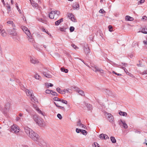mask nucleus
Here are the masks:
<instances>
[{
	"instance_id": "nucleus-1",
	"label": "nucleus",
	"mask_w": 147,
	"mask_h": 147,
	"mask_svg": "<svg viewBox=\"0 0 147 147\" xmlns=\"http://www.w3.org/2000/svg\"><path fill=\"white\" fill-rule=\"evenodd\" d=\"M24 129L25 132L29 137L34 141L38 142L39 136L38 134L28 127H25Z\"/></svg>"
},
{
	"instance_id": "nucleus-2",
	"label": "nucleus",
	"mask_w": 147,
	"mask_h": 147,
	"mask_svg": "<svg viewBox=\"0 0 147 147\" xmlns=\"http://www.w3.org/2000/svg\"><path fill=\"white\" fill-rule=\"evenodd\" d=\"M20 127L16 125L13 124L11 126L9 131L15 134H17L19 133L20 131Z\"/></svg>"
},
{
	"instance_id": "nucleus-3",
	"label": "nucleus",
	"mask_w": 147,
	"mask_h": 147,
	"mask_svg": "<svg viewBox=\"0 0 147 147\" xmlns=\"http://www.w3.org/2000/svg\"><path fill=\"white\" fill-rule=\"evenodd\" d=\"M26 92L27 96H30L31 99L32 101L34 102H37V100L36 97L33 95L29 90L26 89Z\"/></svg>"
},
{
	"instance_id": "nucleus-4",
	"label": "nucleus",
	"mask_w": 147,
	"mask_h": 147,
	"mask_svg": "<svg viewBox=\"0 0 147 147\" xmlns=\"http://www.w3.org/2000/svg\"><path fill=\"white\" fill-rule=\"evenodd\" d=\"M16 30V29L15 28H13L8 30L7 31V32L10 35L17 36Z\"/></svg>"
},
{
	"instance_id": "nucleus-5",
	"label": "nucleus",
	"mask_w": 147,
	"mask_h": 147,
	"mask_svg": "<svg viewBox=\"0 0 147 147\" xmlns=\"http://www.w3.org/2000/svg\"><path fill=\"white\" fill-rule=\"evenodd\" d=\"M10 103L8 102L6 103L4 109L3 110V111L4 114L6 113L9 111L10 107Z\"/></svg>"
},
{
	"instance_id": "nucleus-6",
	"label": "nucleus",
	"mask_w": 147,
	"mask_h": 147,
	"mask_svg": "<svg viewBox=\"0 0 147 147\" xmlns=\"http://www.w3.org/2000/svg\"><path fill=\"white\" fill-rule=\"evenodd\" d=\"M105 115L107 116L108 120L110 122H112L114 121V119L113 116L110 113H106Z\"/></svg>"
},
{
	"instance_id": "nucleus-7",
	"label": "nucleus",
	"mask_w": 147,
	"mask_h": 147,
	"mask_svg": "<svg viewBox=\"0 0 147 147\" xmlns=\"http://www.w3.org/2000/svg\"><path fill=\"white\" fill-rule=\"evenodd\" d=\"M92 67L93 68V69H91L95 72H98L100 73L103 74L104 73V71L103 70L98 68L96 66L94 65V67Z\"/></svg>"
},
{
	"instance_id": "nucleus-8",
	"label": "nucleus",
	"mask_w": 147,
	"mask_h": 147,
	"mask_svg": "<svg viewBox=\"0 0 147 147\" xmlns=\"http://www.w3.org/2000/svg\"><path fill=\"white\" fill-rule=\"evenodd\" d=\"M21 28L27 35H28L30 34L29 30H28L27 28L25 26H22L21 27Z\"/></svg>"
},
{
	"instance_id": "nucleus-9",
	"label": "nucleus",
	"mask_w": 147,
	"mask_h": 147,
	"mask_svg": "<svg viewBox=\"0 0 147 147\" xmlns=\"http://www.w3.org/2000/svg\"><path fill=\"white\" fill-rule=\"evenodd\" d=\"M119 123V125L120 126H122V125L121 124H123V127L125 128L126 129L127 128L128 126L127 124L125 123V122L124 121H123L121 120L119 121H118Z\"/></svg>"
},
{
	"instance_id": "nucleus-10",
	"label": "nucleus",
	"mask_w": 147,
	"mask_h": 147,
	"mask_svg": "<svg viewBox=\"0 0 147 147\" xmlns=\"http://www.w3.org/2000/svg\"><path fill=\"white\" fill-rule=\"evenodd\" d=\"M99 137L101 139H107L109 138L107 135L103 134H100L99 136Z\"/></svg>"
},
{
	"instance_id": "nucleus-11",
	"label": "nucleus",
	"mask_w": 147,
	"mask_h": 147,
	"mask_svg": "<svg viewBox=\"0 0 147 147\" xmlns=\"http://www.w3.org/2000/svg\"><path fill=\"white\" fill-rule=\"evenodd\" d=\"M28 37V41L33 43L34 42V39L33 38L32 36L31 35V34L29 35H27Z\"/></svg>"
},
{
	"instance_id": "nucleus-12",
	"label": "nucleus",
	"mask_w": 147,
	"mask_h": 147,
	"mask_svg": "<svg viewBox=\"0 0 147 147\" xmlns=\"http://www.w3.org/2000/svg\"><path fill=\"white\" fill-rule=\"evenodd\" d=\"M43 75L47 78H50L52 77V76L50 74L49 72L48 71L47 72L43 71Z\"/></svg>"
},
{
	"instance_id": "nucleus-13",
	"label": "nucleus",
	"mask_w": 147,
	"mask_h": 147,
	"mask_svg": "<svg viewBox=\"0 0 147 147\" xmlns=\"http://www.w3.org/2000/svg\"><path fill=\"white\" fill-rule=\"evenodd\" d=\"M72 7L74 9L78 10L79 8V5L77 3H73Z\"/></svg>"
},
{
	"instance_id": "nucleus-14",
	"label": "nucleus",
	"mask_w": 147,
	"mask_h": 147,
	"mask_svg": "<svg viewBox=\"0 0 147 147\" xmlns=\"http://www.w3.org/2000/svg\"><path fill=\"white\" fill-rule=\"evenodd\" d=\"M33 107L39 113H40L42 115L44 116V115L38 107L37 106L34 105H33Z\"/></svg>"
},
{
	"instance_id": "nucleus-15",
	"label": "nucleus",
	"mask_w": 147,
	"mask_h": 147,
	"mask_svg": "<svg viewBox=\"0 0 147 147\" xmlns=\"http://www.w3.org/2000/svg\"><path fill=\"white\" fill-rule=\"evenodd\" d=\"M30 60L31 62L33 64L37 63L38 62V60L35 59V58L30 57Z\"/></svg>"
},
{
	"instance_id": "nucleus-16",
	"label": "nucleus",
	"mask_w": 147,
	"mask_h": 147,
	"mask_svg": "<svg viewBox=\"0 0 147 147\" xmlns=\"http://www.w3.org/2000/svg\"><path fill=\"white\" fill-rule=\"evenodd\" d=\"M77 125L83 129H85L86 127V126L85 125L81 123L80 121H78L77 123Z\"/></svg>"
},
{
	"instance_id": "nucleus-17",
	"label": "nucleus",
	"mask_w": 147,
	"mask_h": 147,
	"mask_svg": "<svg viewBox=\"0 0 147 147\" xmlns=\"http://www.w3.org/2000/svg\"><path fill=\"white\" fill-rule=\"evenodd\" d=\"M84 50L86 55L88 54L89 53L90 50L87 45L84 47Z\"/></svg>"
},
{
	"instance_id": "nucleus-18",
	"label": "nucleus",
	"mask_w": 147,
	"mask_h": 147,
	"mask_svg": "<svg viewBox=\"0 0 147 147\" xmlns=\"http://www.w3.org/2000/svg\"><path fill=\"white\" fill-rule=\"evenodd\" d=\"M55 14V11H52L49 14V17L51 19H53L55 18V16L54 14Z\"/></svg>"
},
{
	"instance_id": "nucleus-19",
	"label": "nucleus",
	"mask_w": 147,
	"mask_h": 147,
	"mask_svg": "<svg viewBox=\"0 0 147 147\" xmlns=\"http://www.w3.org/2000/svg\"><path fill=\"white\" fill-rule=\"evenodd\" d=\"M32 118L34 120L35 122L38 121V120L39 119L38 116L36 115H34L31 116Z\"/></svg>"
},
{
	"instance_id": "nucleus-20",
	"label": "nucleus",
	"mask_w": 147,
	"mask_h": 147,
	"mask_svg": "<svg viewBox=\"0 0 147 147\" xmlns=\"http://www.w3.org/2000/svg\"><path fill=\"white\" fill-rule=\"evenodd\" d=\"M56 90L59 93L63 94L65 93V90H61L59 87L57 88L56 89Z\"/></svg>"
},
{
	"instance_id": "nucleus-21",
	"label": "nucleus",
	"mask_w": 147,
	"mask_h": 147,
	"mask_svg": "<svg viewBox=\"0 0 147 147\" xmlns=\"http://www.w3.org/2000/svg\"><path fill=\"white\" fill-rule=\"evenodd\" d=\"M0 34L3 37L6 36L7 34L4 29L0 31Z\"/></svg>"
},
{
	"instance_id": "nucleus-22",
	"label": "nucleus",
	"mask_w": 147,
	"mask_h": 147,
	"mask_svg": "<svg viewBox=\"0 0 147 147\" xmlns=\"http://www.w3.org/2000/svg\"><path fill=\"white\" fill-rule=\"evenodd\" d=\"M54 11H55V14H54L55 18H57L59 16L60 12V11L57 10Z\"/></svg>"
},
{
	"instance_id": "nucleus-23",
	"label": "nucleus",
	"mask_w": 147,
	"mask_h": 147,
	"mask_svg": "<svg viewBox=\"0 0 147 147\" xmlns=\"http://www.w3.org/2000/svg\"><path fill=\"white\" fill-rule=\"evenodd\" d=\"M63 21V18H62L60 20L56 21L55 23V24L56 26H58L60 24V23L61 22H62Z\"/></svg>"
},
{
	"instance_id": "nucleus-24",
	"label": "nucleus",
	"mask_w": 147,
	"mask_h": 147,
	"mask_svg": "<svg viewBox=\"0 0 147 147\" xmlns=\"http://www.w3.org/2000/svg\"><path fill=\"white\" fill-rule=\"evenodd\" d=\"M125 20L127 21H131L133 20L134 19L133 18L130 17L129 16H127L125 17Z\"/></svg>"
},
{
	"instance_id": "nucleus-25",
	"label": "nucleus",
	"mask_w": 147,
	"mask_h": 147,
	"mask_svg": "<svg viewBox=\"0 0 147 147\" xmlns=\"http://www.w3.org/2000/svg\"><path fill=\"white\" fill-rule=\"evenodd\" d=\"M30 3L33 7H36L38 6V4L36 3L35 2L33 1L30 0Z\"/></svg>"
},
{
	"instance_id": "nucleus-26",
	"label": "nucleus",
	"mask_w": 147,
	"mask_h": 147,
	"mask_svg": "<svg viewBox=\"0 0 147 147\" xmlns=\"http://www.w3.org/2000/svg\"><path fill=\"white\" fill-rule=\"evenodd\" d=\"M34 78L36 80H42V78L38 74H36L34 76Z\"/></svg>"
},
{
	"instance_id": "nucleus-27",
	"label": "nucleus",
	"mask_w": 147,
	"mask_h": 147,
	"mask_svg": "<svg viewBox=\"0 0 147 147\" xmlns=\"http://www.w3.org/2000/svg\"><path fill=\"white\" fill-rule=\"evenodd\" d=\"M36 123H37L38 125L40 126H41L42 125V122L41 119H39L36 122Z\"/></svg>"
},
{
	"instance_id": "nucleus-28",
	"label": "nucleus",
	"mask_w": 147,
	"mask_h": 147,
	"mask_svg": "<svg viewBox=\"0 0 147 147\" xmlns=\"http://www.w3.org/2000/svg\"><path fill=\"white\" fill-rule=\"evenodd\" d=\"M7 23L8 24H11L12 25L13 28H15L16 26L12 21H8L7 22Z\"/></svg>"
},
{
	"instance_id": "nucleus-29",
	"label": "nucleus",
	"mask_w": 147,
	"mask_h": 147,
	"mask_svg": "<svg viewBox=\"0 0 147 147\" xmlns=\"http://www.w3.org/2000/svg\"><path fill=\"white\" fill-rule=\"evenodd\" d=\"M138 32H141L144 34H147V28H143L141 31H140Z\"/></svg>"
},
{
	"instance_id": "nucleus-30",
	"label": "nucleus",
	"mask_w": 147,
	"mask_h": 147,
	"mask_svg": "<svg viewBox=\"0 0 147 147\" xmlns=\"http://www.w3.org/2000/svg\"><path fill=\"white\" fill-rule=\"evenodd\" d=\"M119 113L120 115L123 116H126L127 115V113H126L122 111H120L119 112Z\"/></svg>"
},
{
	"instance_id": "nucleus-31",
	"label": "nucleus",
	"mask_w": 147,
	"mask_h": 147,
	"mask_svg": "<svg viewBox=\"0 0 147 147\" xmlns=\"http://www.w3.org/2000/svg\"><path fill=\"white\" fill-rule=\"evenodd\" d=\"M110 140L113 143H115L116 142V140L115 139L114 137L113 136H111L110 137Z\"/></svg>"
},
{
	"instance_id": "nucleus-32",
	"label": "nucleus",
	"mask_w": 147,
	"mask_h": 147,
	"mask_svg": "<svg viewBox=\"0 0 147 147\" xmlns=\"http://www.w3.org/2000/svg\"><path fill=\"white\" fill-rule=\"evenodd\" d=\"M86 106L89 110H91L92 109V107L91 105L87 103L86 104Z\"/></svg>"
},
{
	"instance_id": "nucleus-33",
	"label": "nucleus",
	"mask_w": 147,
	"mask_h": 147,
	"mask_svg": "<svg viewBox=\"0 0 147 147\" xmlns=\"http://www.w3.org/2000/svg\"><path fill=\"white\" fill-rule=\"evenodd\" d=\"M61 70L62 71L65 72V73H67L68 72V70L67 69H65L64 67H61Z\"/></svg>"
},
{
	"instance_id": "nucleus-34",
	"label": "nucleus",
	"mask_w": 147,
	"mask_h": 147,
	"mask_svg": "<svg viewBox=\"0 0 147 147\" xmlns=\"http://www.w3.org/2000/svg\"><path fill=\"white\" fill-rule=\"evenodd\" d=\"M78 93L79 94L81 95V96H84V92L82 90H80L78 91Z\"/></svg>"
},
{
	"instance_id": "nucleus-35",
	"label": "nucleus",
	"mask_w": 147,
	"mask_h": 147,
	"mask_svg": "<svg viewBox=\"0 0 147 147\" xmlns=\"http://www.w3.org/2000/svg\"><path fill=\"white\" fill-rule=\"evenodd\" d=\"M81 132L82 134L85 135H86L87 134V131L81 129Z\"/></svg>"
},
{
	"instance_id": "nucleus-36",
	"label": "nucleus",
	"mask_w": 147,
	"mask_h": 147,
	"mask_svg": "<svg viewBox=\"0 0 147 147\" xmlns=\"http://www.w3.org/2000/svg\"><path fill=\"white\" fill-rule=\"evenodd\" d=\"M45 84L46 86H47V88H49V86L52 87L53 86V85L52 84L50 83H46Z\"/></svg>"
},
{
	"instance_id": "nucleus-37",
	"label": "nucleus",
	"mask_w": 147,
	"mask_h": 147,
	"mask_svg": "<svg viewBox=\"0 0 147 147\" xmlns=\"http://www.w3.org/2000/svg\"><path fill=\"white\" fill-rule=\"evenodd\" d=\"M64 90H65V93H71L72 92V91L71 89H66Z\"/></svg>"
},
{
	"instance_id": "nucleus-38",
	"label": "nucleus",
	"mask_w": 147,
	"mask_h": 147,
	"mask_svg": "<svg viewBox=\"0 0 147 147\" xmlns=\"http://www.w3.org/2000/svg\"><path fill=\"white\" fill-rule=\"evenodd\" d=\"M60 101L65 104H66L67 103V101L66 100H64L60 99Z\"/></svg>"
},
{
	"instance_id": "nucleus-39",
	"label": "nucleus",
	"mask_w": 147,
	"mask_h": 147,
	"mask_svg": "<svg viewBox=\"0 0 147 147\" xmlns=\"http://www.w3.org/2000/svg\"><path fill=\"white\" fill-rule=\"evenodd\" d=\"M6 7L7 8V9L8 10V13H9V12L11 10V8L10 6L8 4H7V5L6 6Z\"/></svg>"
},
{
	"instance_id": "nucleus-40",
	"label": "nucleus",
	"mask_w": 147,
	"mask_h": 147,
	"mask_svg": "<svg viewBox=\"0 0 147 147\" xmlns=\"http://www.w3.org/2000/svg\"><path fill=\"white\" fill-rule=\"evenodd\" d=\"M38 20L40 22H42L43 23H45V21L41 18H37Z\"/></svg>"
},
{
	"instance_id": "nucleus-41",
	"label": "nucleus",
	"mask_w": 147,
	"mask_h": 147,
	"mask_svg": "<svg viewBox=\"0 0 147 147\" xmlns=\"http://www.w3.org/2000/svg\"><path fill=\"white\" fill-rule=\"evenodd\" d=\"M52 92V90H46V93L47 94H51Z\"/></svg>"
},
{
	"instance_id": "nucleus-42",
	"label": "nucleus",
	"mask_w": 147,
	"mask_h": 147,
	"mask_svg": "<svg viewBox=\"0 0 147 147\" xmlns=\"http://www.w3.org/2000/svg\"><path fill=\"white\" fill-rule=\"evenodd\" d=\"M99 13H102V14H103V13H105V11L103 9H101L99 10Z\"/></svg>"
},
{
	"instance_id": "nucleus-43",
	"label": "nucleus",
	"mask_w": 147,
	"mask_h": 147,
	"mask_svg": "<svg viewBox=\"0 0 147 147\" xmlns=\"http://www.w3.org/2000/svg\"><path fill=\"white\" fill-rule=\"evenodd\" d=\"M71 46L76 50H77L79 49V48L77 47L74 44H72L71 45Z\"/></svg>"
},
{
	"instance_id": "nucleus-44",
	"label": "nucleus",
	"mask_w": 147,
	"mask_h": 147,
	"mask_svg": "<svg viewBox=\"0 0 147 147\" xmlns=\"http://www.w3.org/2000/svg\"><path fill=\"white\" fill-rule=\"evenodd\" d=\"M58 108L59 109H61L62 110L64 111H65V108L64 107L59 106L58 107Z\"/></svg>"
},
{
	"instance_id": "nucleus-45",
	"label": "nucleus",
	"mask_w": 147,
	"mask_h": 147,
	"mask_svg": "<svg viewBox=\"0 0 147 147\" xmlns=\"http://www.w3.org/2000/svg\"><path fill=\"white\" fill-rule=\"evenodd\" d=\"M93 146L94 147H99V144L97 143H94Z\"/></svg>"
},
{
	"instance_id": "nucleus-46",
	"label": "nucleus",
	"mask_w": 147,
	"mask_h": 147,
	"mask_svg": "<svg viewBox=\"0 0 147 147\" xmlns=\"http://www.w3.org/2000/svg\"><path fill=\"white\" fill-rule=\"evenodd\" d=\"M142 75L147 74V70H145L143 72H140V73Z\"/></svg>"
},
{
	"instance_id": "nucleus-47",
	"label": "nucleus",
	"mask_w": 147,
	"mask_h": 147,
	"mask_svg": "<svg viewBox=\"0 0 147 147\" xmlns=\"http://www.w3.org/2000/svg\"><path fill=\"white\" fill-rule=\"evenodd\" d=\"M57 117L60 119H62V117L60 114H58L57 115Z\"/></svg>"
},
{
	"instance_id": "nucleus-48",
	"label": "nucleus",
	"mask_w": 147,
	"mask_h": 147,
	"mask_svg": "<svg viewBox=\"0 0 147 147\" xmlns=\"http://www.w3.org/2000/svg\"><path fill=\"white\" fill-rule=\"evenodd\" d=\"M69 30L71 32H72L74 30V28L73 26H71Z\"/></svg>"
},
{
	"instance_id": "nucleus-49",
	"label": "nucleus",
	"mask_w": 147,
	"mask_h": 147,
	"mask_svg": "<svg viewBox=\"0 0 147 147\" xmlns=\"http://www.w3.org/2000/svg\"><path fill=\"white\" fill-rule=\"evenodd\" d=\"M51 94L54 96H58V94L55 92L53 91L52 92Z\"/></svg>"
},
{
	"instance_id": "nucleus-50",
	"label": "nucleus",
	"mask_w": 147,
	"mask_h": 147,
	"mask_svg": "<svg viewBox=\"0 0 147 147\" xmlns=\"http://www.w3.org/2000/svg\"><path fill=\"white\" fill-rule=\"evenodd\" d=\"M74 16V15L72 13H69L68 15V17L69 19H71L72 16Z\"/></svg>"
},
{
	"instance_id": "nucleus-51",
	"label": "nucleus",
	"mask_w": 147,
	"mask_h": 147,
	"mask_svg": "<svg viewBox=\"0 0 147 147\" xmlns=\"http://www.w3.org/2000/svg\"><path fill=\"white\" fill-rule=\"evenodd\" d=\"M108 28L109 31L112 32V27L111 26L109 25L108 26Z\"/></svg>"
},
{
	"instance_id": "nucleus-52",
	"label": "nucleus",
	"mask_w": 147,
	"mask_h": 147,
	"mask_svg": "<svg viewBox=\"0 0 147 147\" xmlns=\"http://www.w3.org/2000/svg\"><path fill=\"white\" fill-rule=\"evenodd\" d=\"M59 30L61 31L65 32V30H66V28H59Z\"/></svg>"
},
{
	"instance_id": "nucleus-53",
	"label": "nucleus",
	"mask_w": 147,
	"mask_h": 147,
	"mask_svg": "<svg viewBox=\"0 0 147 147\" xmlns=\"http://www.w3.org/2000/svg\"><path fill=\"white\" fill-rule=\"evenodd\" d=\"M43 31L46 33L47 34H48L49 35H50V36H51V34L48 31H46L45 29H43Z\"/></svg>"
},
{
	"instance_id": "nucleus-54",
	"label": "nucleus",
	"mask_w": 147,
	"mask_h": 147,
	"mask_svg": "<svg viewBox=\"0 0 147 147\" xmlns=\"http://www.w3.org/2000/svg\"><path fill=\"white\" fill-rule=\"evenodd\" d=\"M81 129H79L78 128H76V131L77 133H78L81 132Z\"/></svg>"
},
{
	"instance_id": "nucleus-55",
	"label": "nucleus",
	"mask_w": 147,
	"mask_h": 147,
	"mask_svg": "<svg viewBox=\"0 0 147 147\" xmlns=\"http://www.w3.org/2000/svg\"><path fill=\"white\" fill-rule=\"evenodd\" d=\"M60 99L57 97H55L54 98V100L55 101H60Z\"/></svg>"
},
{
	"instance_id": "nucleus-56",
	"label": "nucleus",
	"mask_w": 147,
	"mask_h": 147,
	"mask_svg": "<svg viewBox=\"0 0 147 147\" xmlns=\"http://www.w3.org/2000/svg\"><path fill=\"white\" fill-rule=\"evenodd\" d=\"M70 19L73 22H75V18H74V16H72V17L71 18V19Z\"/></svg>"
},
{
	"instance_id": "nucleus-57",
	"label": "nucleus",
	"mask_w": 147,
	"mask_h": 147,
	"mask_svg": "<svg viewBox=\"0 0 147 147\" xmlns=\"http://www.w3.org/2000/svg\"><path fill=\"white\" fill-rule=\"evenodd\" d=\"M74 89L75 91L77 92H78V91L80 90L79 88H78L77 87H74Z\"/></svg>"
},
{
	"instance_id": "nucleus-58",
	"label": "nucleus",
	"mask_w": 147,
	"mask_h": 147,
	"mask_svg": "<svg viewBox=\"0 0 147 147\" xmlns=\"http://www.w3.org/2000/svg\"><path fill=\"white\" fill-rule=\"evenodd\" d=\"M146 19L147 17L145 16H144L142 17V20L143 21H144L146 20Z\"/></svg>"
},
{
	"instance_id": "nucleus-59",
	"label": "nucleus",
	"mask_w": 147,
	"mask_h": 147,
	"mask_svg": "<svg viewBox=\"0 0 147 147\" xmlns=\"http://www.w3.org/2000/svg\"><path fill=\"white\" fill-rule=\"evenodd\" d=\"M113 74H116L118 76H121V74H117V73H116L115 71H113Z\"/></svg>"
},
{
	"instance_id": "nucleus-60",
	"label": "nucleus",
	"mask_w": 147,
	"mask_h": 147,
	"mask_svg": "<svg viewBox=\"0 0 147 147\" xmlns=\"http://www.w3.org/2000/svg\"><path fill=\"white\" fill-rule=\"evenodd\" d=\"M16 120L17 121H18L20 120V118L18 117H17L16 119Z\"/></svg>"
},
{
	"instance_id": "nucleus-61",
	"label": "nucleus",
	"mask_w": 147,
	"mask_h": 147,
	"mask_svg": "<svg viewBox=\"0 0 147 147\" xmlns=\"http://www.w3.org/2000/svg\"><path fill=\"white\" fill-rule=\"evenodd\" d=\"M3 29V26L1 24H0V31H1Z\"/></svg>"
},
{
	"instance_id": "nucleus-62",
	"label": "nucleus",
	"mask_w": 147,
	"mask_h": 147,
	"mask_svg": "<svg viewBox=\"0 0 147 147\" xmlns=\"http://www.w3.org/2000/svg\"><path fill=\"white\" fill-rule=\"evenodd\" d=\"M145 0H141L139 1V3H142L144 2Z\"/></svg>"
},
{
	"instance_id": "nucleus-63",
	"label": "nucleus",
	"mask_w": 147,
	"mask_h": 147,
	"mask_svg": "<svg viewBox=\"0 0 147 147\" xmlns=\"http://www.w3.org/2000/svg\"><path fill=\"white\" fill-rule=\"evenodd\" d=\"M143 43L144 44L147 45V41L144 40L143 41Z\"/></svg>"
},
{
	"instance_id": "nucleus-64",
	"label": "nucleus",
	"mask_w": 147,
	"mask_h": 147,
	"mask_svg": "<svg viewBox=\"0 0 147 147\" xmlns=\"http://www.w3.org/2000/svg\"><path fill=\"white\" fill-rule=\"evenodd\" d=\"M16 7L17 9H19V7H18V4L17 3H16Z\"/></svg>"
}]
</instances>
